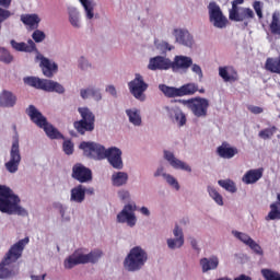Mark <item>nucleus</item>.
I'll return each mask as SVG.
<instances>
[{"label":"nucleus","instance_id":"nucleus-64","mask_svg":"<svg viewBox=\"0 0 280 280\" xmlns=\"http://www.w3.org/2000/svg\"><path fill=\"white\" fill-rule=\"evenodd\" d=\"M80 95H81L82 100H89V97H91V88L81 89Z\"/></svg>","mask_w":280,"mask_h":280},{"label":"nucleus","instance_id":"nucleus-34","mask_svg":"<svg viewBox=\"0 0 280 280\" xmlns=\"http://www.w3.org/2000/svg\"><path fill=\"white\" fill-rule=\"evenodd\" d=\"M12 262H5V258L0 262V279H10L19 275L18 270H14L12 267Z\"/></svg>","mask_w":280,"mask_h":280},{"label":"nucleus","instance_id":"nucleus-47","mask_svg":"<svg viewBox=\"0 0 280 280\" xmlns=\"http://www.w3.org/2000/svg\"><path fill=\"white\" fill-rule=\"evenodd\" d=\"M261 275L266 280H280V273L272 269H262Z\"/></svg>","mask_w":280,"mask_h":280},{"label":"nucleus","instance_id":"nucleus-55","mask_svg":"<svg viewBox=\"0 0 280 280\" xmlns=\"http://www.w3.org/2000/svg\"><path fill=\"white\" fill-rule=\"evenodd\" d=\"M247 246H249L250 249L256 253V255H264V249H261V246L257 244L255 240H252Z\"/></svg>","mask_w":280,"mask_h":280},{"label":"nucleus","instance_id":"nucleus-48","mask_svg":"<svg viewBox=\"0 0 280 280\" xmlns=\"http://www.w3.org/2000/svg\"><path fill=\"white\" fill-rule=\"evenodd\" d=\"M232 234L234 235V237H236V240H240V242L245 244V246H248V244L253 240L248 234L244 232L232 231Z\"/></svg>","mask_w":280,"mask_h":280},{"label":"nucleus","instance_id":"nucleus-59","mask_svg":"<svg viewBox=\"0 0 280 280\" xmlns=\"http://www.w3.org/2000/svg\"><path fill=\"white\" fill-rule=\"evenodd\" d=\"M190 67H191L192 73H196V75H198L199 80H202V78H203L202 68L197 63H191Z\"/></svg>","mask_w":280,"mask_h":280},{"label":"nucleus","instance_id":"nucleus-12","mask_svg":"<svg viewBox=\"0 0 280 280\" xmlns=\"http://www.w3.org/2000/svg\"><path fill=\"white\" fill-rule=\"evenodd\" d=\"M129 91L136 100L140 102H145V91H148V83L143 80V75L140 73L135 74V79L128 83Z\"/></svg>","mask_w":280,"mask_h":280},{"label":"nucleus","instance_id":"nucleus-61","mask_svg":"<svg viewBox=\"0 0 280 280\" xmlns=\"http://www.w3.org/2000/svg\"><path fill=\"white\" fill-rule=\"evenodd\" d=\"M247 108L250 113H253V115H261V113H264V108L259 106L249 105Z\"/></svg>","mask_w":280,"mask_h":280},{"label":"nucleus","instance_id":"nucleus-11","mask_svg":"<svg viewBox=\"0 0 280 280\" xmlns=\"http://www.w3.org/2000/svg\"><path fill=\"white\" fill-rule=\"evenodd\" d=\"M137 206H132V203H127L124 206L122 210L117 214L116 222L118 224H127L130 229L137 226Z\"/></svg>","mask_w":280,"mask_h":280},{"label":"nucleus","instance_id":"nucleus-30","mask_svg":"<svg viewBox=\"0 0 280 280\" xmlns=\"http://www.w3.org/2000/svg\"><path fill=\"white\" fill-rule=\"evenodd\" d=\"M10 44H11V47L15 49V51H25L26 54L38 51V49L36 48V43H34L32 39H28L27 43L25 42L19 43L12 39Z\"/></svg>","mask_w":280,"mask_h":280},{"label":"nucleus","instance_id":"nucleus-21","mask_svg":"<svg viewBox=\"0 0 280 280\" xmlns=\"http://www.w3.org/2000/svg\"><path fill=\"white\" fill-rule=\"evenodd\" d=\"M164 159L173 170H182L183 172L191 173V166L176 158L171 151H164Z\"/></svg>","mask_w":280,"mask_h":280},{"label":"nucleus","instance_id":"nucleus-42","mask_svg":"<svg viewBox=\"0 0 280 280\" xmlns=\"http://www.w3.org/2000/svg\"><path fill=\"white\" fill-rule=\"evenodd\" d=\"M271 34L275 36H280V14L279 12H275L272 14V20L269 25Z\"/></svg>","mask_w":280,"mask_h":280},{"label":"nucleus","instance_id":"nucleus-56","mask_svg":"<svg viewBox=\"0 0 280 280\" xmlns=\"http://www.w3.org/2000/svg\"><path fill=\"white\" fill-rule=\"evenodd\" d=\"M90 97H92L94 102H102V92L100 89L91 88Z\"/></svg>","mask_w":280,"mask_h":280},{"label":"nucleus","instance_id":"nucleus-39","mask_svg":"<svg viewBox=\"0 0 280 280\" xmlns=\"http://www.w3.org/2000/svg\"><path fill=\"white\" fill-rule=\"evenodd\" d=\"M198 93V84L187 83L179 88V96L185 97V95H195Z\"/></svg>","mask_w":280,"mask_h":280},{"label":"nucleus","instance_id":"nucleus-28","mask_svg":"<svg viewBox=\"0 0 280 280\" xmlns=\"http://www.w3.org/2000/svg\"><path fill=\"white\" fill-rule=\"evenodd\" d=\"M199 266L202 272H211V270H218L220 266V258L218 256L205 257L199 260Z\"/></svg>","mask_w":280,"mask_h":280},{"label":"nucleus","instance_id":"nucleus-40","mask_svg":"<svg viewBox=\"0 0 280 280\" xmlns=\"http://www.w3.org/2000/svg\"><path fill=\"white\" fill-rule=\"evenodd\" d=\"M207 191H208L210 198H212V200H213L219 207H224V197H222V196L218 192V189H215V187H213V186H208V187H207Z\"/></svg>","mask_w":280,"mask_h":280},{"label":"nucleus","instance_id":"nucleus-19","mask_svg":"<svg viewBox=\"0 0 280 280\" xmlns=\"http://www.w3.org/2000/svg\"><path fill=\"white\" fill-rule=\"evenodd\" d=\"M72 178L79 183H91V180H93V173L91 172V168H88L82 164H75L72 167Z\"/></svg>","mask_w":280,"mask_h":280},{"label":"nucleus","instance_id":"nucleus-16","mask_svg":"<svg viewBox=\"0 0 280 280\" xmlns=\"http://www.w3.org/2000/svg\"><path fill=\"white\" fill-rule=\"evenodd\" d=\"M121 149L117 147H110L105 152V159H107L109 165L114 170H124V160L121 159Z\"/></svg>","mask_w":280,"mask_h":280},{"label":"nucleus","instance_id":"nucleus-53","mask_svg":"<svg viewBox=\"0 0 280 280\" xmlns=\"http://www.w3.org/2000/svg\"><path fill=\"white\" fill-rule=\"evenodd\" d=\"M55 207H56V209H58V211L63 220H67V221L71 220V215H69L67 212V206L58 202L55 205Z\"/></svg>","mask_w":280,"mask_h":280},{"label":"nucleus","instance_id":"nucleus-18","mask_svg":"<svg viewBox=\"0 0 280 280\" xmlns=\"http://www.w3.org/2000/svg\"><path fill=\"white\" fill-rule=\"evenodd\" d=\"M36 60L40 61L39 67L46 78H54V74L58 73V63L49 60L40 52L37 54Z\"/></svg>","mask_w":280,"mask_h":280},{"label":"nucleus","instance_id":"nucleus-37","mask_svg":"<svg viewBox=\"0 0 280 280\" xmlns=\"http://www.w3.org/2000/svg\"><path fill=\"white\" fill-rule=\"evenodd\" d=\"M265 69L266 71H270V73H278L280 75V57L267 58Z\"/></svg>","mask_w":280,"mask_h":280},{"label":"nucleus","instance_id":"nucleus-26","mask_svg":"<svg viewBox=\"0 0 280 280\" xmlns=\"http://www.w3.org/2000/svg\"><path fill=\"white\" fill-rule=\"evenodd\" d=\"M20 21L30 30H38L42 19L37 13H25L20 16Z\"/></svg>","mask_w":280,"mask_h":280},{"label":"nucleus","instance_id":"nucleus-41","mask_svg":"<svg viewBox=\"0 0 280 280\" xmlns=\"http://www.w3.org/2000/svg\"><path fill=\"white\" fill-rule=\"evenodd\" d=\"M68 12L71 26L80 28V12H78V9H75L74 7H69Z\"/></svg>","mask_w":280,"mask_h":280},{"label":"nucleus","instance_id":"nucleus-43","mask_svg":"<svg viewBox=\"0 0 280 280\" xmlns=\"http://www.w3.org/2000/svg\"><path fill=\"white\" fill-rule=\"evenodd\" d=\"M218 185L225 189V191H230V194H235L237 191V187L235 186V182L231 179H220Z\"/></svg>","mask_w":280,"mask_h":280},{"label":"nucleus","instance_id":"nucleus-3","mask_svg":"<svg viewBox=\"0 0 280 280\" xmlns=\"http://www.w3.org/2000/svg\"><path fill=\"white\" fill-rule=\"evenodd\" d=\"M26 114L31 117L33 124H36L38 128H43L49 139H62V133L47 121V117H45L36 106L30 105L26 109Z\"/></svg>","mask_w":280,"mask_h":280},{"label":"nucleus","instance_id":"nucleus-8","mask_svg":"<svg viewBox=\"0 0 280 280\" xmlns=\"http://www.w3.org/2000/svg\"><path fill=\"white\" fill-rule=\"evenodd\" d=\"M19 165H21V149L19 147V135L13 136V142L10 151V160L4 164L9 174H16L19 172Z\"/></svg>","mask_w":280,"mask_h":280},{"label":"nucleus","instance_id":"nucleus-33","mask_svg":"<svg viewBox=\"0 0 280 280\" xmlns=\"http://www.w3.org/2000/svg\"><path fill=\"white\" fill-rule=\"evenodd\" d=\"M217 152L221 159H233L238 153L237 148L231 147V144L223 142L218 147Z\"/></svg>","mask_w":280,"mask_h":280},{"label":"nucleus","instance_id":"nucleus-24","mask_svg":"<svg viewBox=\"0 0 280 280\" xmlns=\"http://www.w3.org/2000/svg\"><path fill=\"white\" fill-rule=\"evenodd\" d=\"M19 98L12 91L2 90L0 92V108H14Z\"/></svg>","mask_w":280,"mask_h":280},{"label":"nucleus","instance_id":"nucleus-20","mask_svg":"<svg viewBox=\"0 0 280 280\" xmlns=\"http://www.w3.org/2000/svg\"><path fill=\"white\" fill-rule=\"evenodd\" d=\"M148 69L150 71H167V69H172V60L163 56L153 57L149 60Z\"/></svg>","mask_w":280,"mask_h":280},{"label":"nucleus","instance_id":"nucleus-23","mask_svg":"<svg viewBox=\"0 0 280 280\" xmlns=\"http://www.w3.org/2000/svg\"><path fill=\"white\" fill-rule=\"evenodd\" d=\"M191 65H194L191 57L175 56L174 60L171 61V69H173V71H187Z\"/></svg>","mask_w":280,"mask_h":280},{"label":"nucleus","instance_id":"nucleus-60","mask_svg":"<svg viewBox=\"0 0 280 280\" xmlns=\"http://www.w3.org/2000/svg\"><path fill=\"white\" fill-rule=\"evenodd\" d=\"M154 178H159L160 176H162L163 178H165V176H167V173H165V166L160 165L156 171L153 173Z\"/></svg>","mask_w":280,"mask_h":280},{"label":"nucleus","instance_id":"nucleus-38","mask_svg":"<svg viewBox=\"0 0 280 280\" xmlns=\"http://www.w3.org/2000/svg\"><path fill=\"white\" fill-rule=\"evenodd\" d=\"M160 91L164 93L166 97H180V88L167 86L165 84L159 85Z\"/></svg>","mask_w":280,"mask_h":280},{"label":"nucleus","instance_id":"nucleus-32","mask_svg":"<svg viewBox=\"0 0 280 280\" xmlns=\"http://www.w3.org/2000/svg\"><path fill=\"white\" fill-rule=\"evenodd\" d=\"M130 176L127 172L117 171L112 174L110 180L113 187H126L128 185Z\"/></svg>","mask_w":280,"mask_h":280},{"label":"nucleus","instance_id":"nucleus-5","mask_svg":"<svg viewBox=\"0 0 280 280\" xmlns=\"http://www.w3.org/2000/svg\"><path fill=\"white\" fill-rule=\"evenodd\" d=\"M102 258V250L95 249L89 254H84L81 249L75 250L72 255L65 259L63 266L67 270L80 266V264H97Z\"/></svg>","mask_w":280,"mask_h":280},{"label":"nucleus","instance_id":"nucleus-9","mask_svg":"<svg viewBox=\"0 0 280 280\" xmlns=\"http://www.w3.org/2000/svg\"><path fill=\"white\" fill-rule=\"evenodd\" d=\"M80 150H83L84 156L94 161H104L106 159V147L97 142H81Z\"/></svg>","mask_w":280,"mask_h":280},{"label":"nucleus","instance_id":"nucleus-31","mask_svg":"<svg viewBox=\"0 0 280 280\" xmlns=\"http://www.w3.org/2000/svg\"><path fill=\"white\" fill-rule=\"evenodd\" d=\"M264 176V168L249 170L242 177L245 185H255Z\"/></svg>","mask_w":280,"mask_h":280},{"label":"nucleus","instance_id":"nucleus-4","mask_svg":"<svg viewBox=\"0 0 280 280\" xmlns=\"http://www.w3.org/2000/svg\"><path fill=\"white\" fill-rule=\"evenodd\" d=\"M26 114L31 117L33 124H36L38 128H43L49 139H62V133L47 121V117H45L36 106L30 105L26 109Z\"/></svg>","mask_w":280,"mask_h":280},{"label":"nucleus","instance_id":"nucleus-52","mask_svg":"<svg viewBox=\"0 0 280 280\" xmlns=\"http://www.w3.org/2000/svg\"><path fill=\"white\" fill-rule=\"evenodd\" d=\"M32 38L34 40V43H43L45 40V38H47V35L45 34V32L35 28L33 34H32Z\"/></svg>","mask_w":280,"mask_h":280},{"label":"nucleus","instance_id":"nucleus-36","mask_svg":"<svg viewBox=\"0 0 280 280\" xmlns=\"http://www.w3.org/2000/svg\"><path fill=\"white\" fill-rule=\"evenodd\" d=\"M79 1L84 9L88 21L93 20L95 18V2H93V0H79Z\"/></svg>","mask_w":280,"mask_h":280},{"label":"nucleus","instance_id":"nucleus-63","mask_svg":"<svg viewBox=\"0 0 280 280\" xmlns=\"http://www.w3.org/2000/svg\"><path fill=\"white\" fill-rule=\"evenodd\" d=\"M159 48L162 49V51H172L174 49V46L170 45L167 42H162L159 45Z\"/></svg>","mask_w":280,"mask_h":280},{"label":"nucleus","instance_id":"nucleus-15","mask_svg":"<svg viewBox=\"0 0 280 280\" xmlns=\"http://www.w3.org/2000/svg\"><path fill=\"white\" fill-rule=\"evenodd\" d=\"M209 106H211L209 98L200 96L194 97V102L190 105V112L195 117H198L199 119H205V117L209 115Z\"/></svg>","mask_w":280,"mask_h":280},{"label":"nucleus","instance_id":"nucleus-51","mask_svg":"<svg viewBox=\"0 0 280 280\" xmlns=\"http://www.w3.org/2000/svg\"><path fill=\"white\" fill-rule=\"evenodd\" d=\"M14 13L12 11L8 10V8L0 7V30H1V23H5L11 16H13Z\"/></svg>","mask_w":280,"mask_h":280},{"label":"nucleus","instance_id":"nucleus-62","mask_svg":"<svg viewBox=\"0 0 280 280\" xmlns=\"http://www.w3.org/2000/svg\"><path fill=\"white\" fill-rule=\"evenodd\" d=\"M105 92L112 95V97H117V89L113 84L107 85Z\"/></svg>","mask_w":280,"mask_h":280},{"label":"nucleus","instance_id":"nucleus-50","mask_svg":"<svg viewBox=\"0 0 280 280\" xmlns=\"http://www.w3.org/2000/svg\"><path fill=\"white\" fill-rule=\"evenodd\" d=\"M78 65L81 71H89L93 69V63H91V61H89V59H86L85 57H80Z\"/></svg>","mask_w":280,"mask_h":280},{"label":"nucleus","instance_id":"nucleus-22","mask_svg":"<svg viewBox=\"0 0 280 280\" xmlns=\"http://www.w3.org/2000/svg\"><path fill=\"white\" fill-rule=\"evenodd\" d=\"M248 19H255V12L250 8L230 10V21L242 22Z\"/></svg>","mask_w":280,"mask_h":280},{"label":"nucleus","instance_id":"nucleus-13","mask_svg":"<svg viewBox=\"0 0 280 280\" xmlns=\"http://www.w3.org/2000/svg\"><path fill=\"white\" fill-rule=\"evenodd\" d=\"M208 12L210 23H212L214 27H218V30H224V27H226L229 20L226 16H224V13H222L220 5H218L215 2H210L208 5Z\"/></svg>","mask_w":280,"mask_h":280},{"label":"nucleus","instance_id":"nucleus-58","mask_svg":"<svg viewBox=\"0 0 280 280\" xmlns=\"http://www.w3.org/2000/svg\"><path fill=\"white\" fill-rule=\"evenodd\" d=\"M63 152L68 155L73 154V142L71 140L63 141Z\"/></svg>","mask_w":280,"mask_h":280},{"label":"nucleus","instance_id":"nucleus-54","mask_svg":"<svg viewBox=\"0 0 280 280\" xmlns=\"http://www.w3.org/2000/svg\"><path fill=\"white\" fill-rule=\"evenodd\" d=\"M117 196H118L119 200H121L122 202H126V201L130 200V198H131L130 190L125 189V188L118 190Z\"/></svg>","mask_w":280,"mask_h":280},{"label":"nucleus","instance_id":"nucleus-27","mask_svg":"<svg viewBox=\"0 0 280 280\" xmlns=\"http://www.w3.org/2000/svg\"><path fill=\"white\" fill-rule=\"evenodd\" d=\"M219 75L224 82H237L240 80L237 70L231 66L220 67Z\"/></svg>","mask_w":280,"mask_h":280},{"label":"nucleus","instance_id":"nucleus-29","mask_svg":"<svg viewBox=\"0 0 280 280\" xmlns=\"http://www.w3.org/2000/svg\"><path fill=\"white\" fill-rule=\"evenodd\" d=\"M129 124L135 126V128H141L143 126V118L141 117V109L132 107L125 110Z\"/></svg>","mask_w":280,"mask_h":280},{"label":"nucleus","instance_id":"nucleus-14","mask_svg":"<svg viewBox=\"0 0 280 280\" xmlns=\"http://www.w3.org/2000/svg\"><path fill=\"white\" fill-rule=\"evenodd\" d=\"M173 237L166 238V246L168 250H180L185 246V233L180 225L175 224L172 230Z\"/></svg>","mask_w":280,"mask_h":280},{"label":"nucleus","instance_id":"nucleus-45","mask_svg":"<svg viewBox=\"0 0 280 280\" xmlns=\"http://www.w3.org/2000/svg\"><path fill=\"white\" fill-rule=\"evenodd\" d=\"M13 60L14 57L12 56V54H10V51L4 47H0V62H3L4 65H10L11 62H13Z\"/></svg>","mask_w":280,"mask_h":280},{"label":"nucleus","instance_id":"nucleus-10","mask_svg":"<svg viewBox=\"0 0 280 280\" xmlns=\"http://www.w3.org/2000/svg\"><path fill=\"white\" fill-rule=\"evenodd\" d=\"M27 244H30V237H24L13 244L4 255V264H16L23 257V250Z\"/></svg>","mask_w":280,"mask_h":280},{"label":"nucleus","instance_id":"nucleus-7","mask_svg":"<svg viewBox=\"0 0 280 280\" xmlns=\"http://www.w3.org/2000/svg\"><path fill=\"white\" fill-rule=\"evenodd\" d=\"M24 82L25 84H28V86H34L35 89H40L48 93H58L59 95H63L66 91L62 84L52 80L28 77L24 79Z\"/></svg>","mask_w":280,"mask_h":280},{"label":"nucleus","instance_id":"nucleus-17","mask_svg":"<svg viewBox=\"0 0 280 280\" xmlns=\"http://www.w3.org/2000/svg\"><path fill=\"white\" fill-rule=\"evenodd\" d=\"M166 110L167 117L177 126L178 128H183V126H187V115L183 113V109L178 106H166L164 107Z\"/></svg>","mask_w":280,"mask_h":280},{"label":"nucleus","instance_id":"nucleus-1","mask_svg":"<svg viewBox=\"0 0 280 280\" xmlns=\"http://www.w3.org/2000/svg\"><path fill=\"white\" fill-rule=\"evenodd\" d=\"M0 211L1 213H8V215H21L27 218L30 213L27 209L21 205V198H19L10 187L0 185Z\"/></svg>","mask_w":280,"mask_h":280},{"label":"nucleus","instance_id":"nucleus-57","mask_svg":"<svg viewBox=\"0 0 280 280\" xmlns=\"http://www.w3.org/2000/svg\"><path fill=\"white\" fill-rule=\"evenodd\" d=\"M262 8H264V4L260 1L254 2V10H255L258 19H264Z\"/></svg>","mask_w":280,"mask_h":280},{"label":"nucleus","instance_id":"nucleus-25","mask_svg":"<svg viewBox=\"0 0 280 280\" xmlns=\"http://www.w3.org/2000/svg\"><path fill=\"white\" fill-rule=\"evenodd\" d=\"M173 36L179 45H184V47H194V37L188 31L175 28Z\"/></svg>","mask_w":280,"mask_h":280},{"label":"nucleus","instance_id":"nucleus-2","mask_svg":"<svg viewBox=\"0 0 280 280\" xmlns=\"http://www.w3.org/2000/svg\"><path fill=\"white\" fill-rule=\"evenodd\" d=\"M145 264H148V252L141 246H135L125 257L122 266L127 272H139Z\"/></svg>","mask_w":280,"mask_h":280},{"label":"nucleus","instance_id":"nucleus-49","mask_svg":"<svg viewBox=\"0 0 280 280\" xmlns=\"http://www.w3.org/2000/svg\"><path fill=\"white\" fill-rule=\"evenodd\" d=\"M275 132H277V127L267 128L259 131L258 137L264 140L272 139Z\"/></svg>","mask_w":280,"mask_h":280},{"label":"nucleus","instance_id":"nucleus-35","mask_svg":"<svg viewBox=\"0 0 280 280\" xmlns=\"http://www.w3.org/2000/svg\"><path fill=\"white\" fill-rule=\"evenodd\" d=\"M85 198L86 197H85L84 186L79 185L71 189L70 202H77L78 205H82Z\"/></svg>","mask_w":280,"mask_h":280},{"label":"nucleus","instance_id":"nucleus-6","mask_svg":"<svg viewBox=\"0 0 280 280\" xmlns=\"http://www.w3.org/2000/svg\"><path fill=\"white\" fill-rule=\"evenodd\" d=\"M78 113L81 115V120L73 124L77 132L79 135L93 132L95 130V114L89 107H79Z\"/></svg>","mask_w":280,"mask_h":280},{"label":"nucleus","instance_id":"nucleus-44","mask_svg":"<svg viewBox=\"0 0 280 280\" xmlns=\"http://www.w3.org/2000/svg\"><path fill=\"white\" fill-rule=\"evenodd\" d=\"M270 211L268 213V215L266 217V220H280V208H279V203L273 202L270 205Z\"/></svg>","mask_w":280,"mask_h":280},{"label":"nucleus","instance_id":"nucleus-46","mask_svg":"<svg viewBox=\"0 0 280 280\" xmlns=\"http://www.w3.org/2000/svg\"><path fill=\"white\" fill-rule=\"evenodd\" d=\"M164 180L167 183L170 187H172V189H175V191L180 190V184H178V179H176L174 175H171V174L164 175Z\"/></svg>","mask_w":280,"mask_h":280}]
</instances>
